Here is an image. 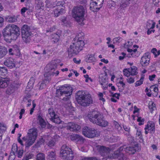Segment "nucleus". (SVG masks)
<instances>
[{
	"mask_svg": "<svg viewBox=\"0 0 160 160\" xmlns=\"http://www.w3.org/2000/svg\"><path fill=\"white\" fill-rule=\"evenodd\" d=\"M85 9L82 6L74 7L72 12V15L73 18L79 24H83Z\"/></svg>",
	"mask_w": 160,
	"mask_h": 160,
	"instance_id": "nucleus-6",
	"label": "nucleus"
},
{
	"mask_svg": "<svg viewBox=\"0 0 160 160\" xmlns=\"http://www.w3.org/2000/svg\"><path fill=\"white\" fill-rule=\"evenodd\" d=\"M4 24V19L3 18L0 16V27H2Z\"/></svg>",
	"mask_w": 160,
	"mask_h": 160,
	"instance_id": "nucleus-54",
	"label": "nucleus"
},
{
	"mask_svg": "<svg viewBox=\"0 0 160 160\" xmlns=\"http://www.w3.org/2000/svg\"><path fill=\"white\" fill-rule=\"evenodd\" d=\"M81 160H98L96 157H83Z\"/></svg>",
	"mask_w": 160,
	"mask_h": 160,
	"instance_id": "nucleus-48",
	"label": "nucleus"
},
{
	"mask_svg": "<svg viewBox=\"0 0 160 160\" xmlns=\"http://www.w3.org/2000/svg\"><path fill=\"white\" fill-rule=\"evenodd\" d=\"M38 119L39 124L42 128H44L46 125V122L42 117L39 115L38 116Z\"/></svg>",
	"mask_w": 160,
	"mask_h": 160,
	"instance_id": "nucleus-29",
	"label": "nucleus"
},
{
	"mask_svg": "<svg viewBox=\"0 0 160 160\" xmlns=\"http://www.w3.org/2000/svg\"><path fill=\"white\" fill-rule=\"evenodd\" d=\"M14 91V88L13 85H10L7 89L6 93L7 94L10 95L13 93Z\"/></svg>",
	"mask_w": 160,
	"mask_h": 160,
	"instance_id": "nucleus-34",
	"label": "nucleus"
},
{
	"mask_svg": "<svg viewBox=\"0 0 160 160\" xmlns=\"http://www.w3.org/2000/svg\"><path fill=\"white\" fill-rule=\"evenodd\" d=\"M45 3H46V6L47 7H50L51 3L50 1L49 0H47L45 2Z\"/></svg>",
	"mask_w": 160,
	"mask_h": 160,
	"instance_id": "nucleus-60",
	"label": "nucleus"
},
{
	"mask_svg": "<svg viewBox=\"0 0 160 160\" xmlns=\"http://www.w3.org/2000/svg\"><path fill=\"white\" fill-rule=\"evenodd\" d=\"M127 80L128 82L130 84L134 82V78L131 77H130L128 79H127Z\"/></svg>",
	"mask_w": 160,
	"mask_h": 160,
	"instance_id": "nucleus-55",
	"label": "nucleus"
},
{
	"mask_svg": "<svg viewBox=\"0 0 160 160\" xmlns=\"http://www.w3.org/2000/svg\"><path fill=\"white\" fill-rule=\"evenodd\" d=\"M21 34L23 41L26 43L29 42L32 34L29 27L27 25H24L21 28Z\"/></svg>",
	"mask_w": 160,
	"mask_h": 160,
	"instance_id": "nucleus-10",
	"label": "nucleus"
},
{
	"mask_svg": "<svg viewBox=\"0 0 160 160\" xmlns=\"http://www.w3.org/2000/svg\"><path fill=\"white\" fill-rule=\"evenodd\" d=\"M88 117L90 122L97 125L104 127L108 125V122L104 118L100 112L94 110L91 115L89 114Z\"/></svg>",
	"mask_w": 160,
	"mask_h": 160,
	"instance_id": "nucleus-2",
	"label": "nucleus"
},
{
	"mask_svg": "<svg viewBox=\"0 0 160 160\" xmlns=\"http://www.w3.org/2000/svg\"><path fill=\"white\" fill-rule=\"evenodd\" d=\"M4 64L10 68H12L15 67V61L12 58H7L4 61Z\"/></svg>",
	"mask_w": 160,
	"mask_h": 160,
	"instance_id": "nucleus-19",
	"label": "nucleus"
},
{
	"mask_svg": "<svg viewBox=\"0 0 160 160\" xmlns=\"http://www.w3.org/2000/svg\"><path fill=\"white\" fill-rule=\"evenodd\" d=\"M127 51L131 53V55L132 57H134L136 56V52L137 51V49H135L134 50H132L128 48L127 49Z\"/></svg>",
	"mask_w": 160,
	"mask_h": 160,
	"instance_id": "nucleus-41",
	"label": "nucleus"
},
{
	"mask_svg": "<svg viewBox=\"0 0 160 160\" xmlns=\"http://www.w3.org/2000/svg\"><path fill=\"white\" fill-rule=\"evenodd\" d=\"M4 37H8L11 39L16 40L20 34V28L16 25L9 24L3 29Z\"/></svg>",
	"mask_w": 160,
	"mask_h": 160,
	"instance_id": "nucleus-3",
	"label": "nucleus"
},
{
	"mask_svg": "<svg viewBox=\"0 0 160 160\" xmlns=\"http://www.w3.org/2000/svg\"><path fill=\"white\" fill-rule=\"evenodd\" d=\"M129 69L130 70V73L131 75H134L137 73V69L136 67L133 66L131 67V68H129Z\"/></svg>",
	"mask_w": 160,
	"mask_h": 160,
	"instance_id": "nucleus-37",
	"label": "nucleus"
},
{
	"mask_svg": "<svg viewBox=\"0 0 160 160\" xmlns=\"http://www.w3.org/2000/svg\"><path fill=\"white\" fill-rule=\"evenodd\" d=\"M123 127L124 129L128 132H129L130 131V128L129 127H127L126 126H123Z\"/></svg>",
	"mask_w": 160,
	"mask_h": 160,
	"instance_id": "nucleus-64",
	"label": "nucleus"
},
{
	"mask_svg": "<svg viewBox=\"0 0 160 160\" xmlns=\"http://www.w3.org/2000/svg\"><path fill=\"white\" fill-rule=\"evenodd\" d=\"M61 21H62V24L65 26H67L69 25V22L68 21L66 17H62L61 18Z\"/></svg>",
	"mask_w": 160,
	"mask_h": 160,
	"instance_id": "nucleus-40",
	"label": "nucleus"
},
{
	"mask_svg": "<svg viewBox=\"0 0 160 160\" xmlns=\"http://www.w3.org/2000/svg\"><path fill=\"white\" fill-rule=\"evenodd\" d=\"M137 121L138 122H139V125H141L143 124V122L144 121V120L143 118H142L141 117H138L137 119Z\"/></svg>",
	"mask_w": 160,
	"mask_h": 160,
	"instance_id": "nucleus-51",
	"label": "nucleus"
},
{
	"mask_svg": "<svg viewBox=\"0 0 160 160\" xmlns=\"http://www.w3.org/2000/svg\"><path fill=\"white\" fill-rule=\"evenodd\" d=\"M151 89H153V91L155 92H156L157 93H158V88L157 87L155 86V85H153L151 86L150 88Z\"/></svg>",
	"mask_w": 160,
	"mask_h": 160,
	"instance_id": "nucleus-52",
	"label": "nucleus"
},
{
	"mask_svg": "<svg viewBox=\"0 0 160 160\" xmlns=\"http://www.w3.org/2000/svg\"><path fill=\"white\" fill-rule=\"evenodd\" d=\"M149 52H147L142 57L140 60V63L142 66L145 67L149 64L150 60L149 58Z\"/></svg>",
	"mask_w": 160,
	"mask_h": 160,
	"instance_id": "nucleus-15",
	"label": "nucleus"
},
{
	"mask_svg": "<svg viewBox=\"0 0 160 160\" xmlns=\"http://www.w3.org/2000/svg\"><path fill=\"white\" fill-rule=\"evenodd\" d=\"M49 67L50 71L44 74V76L45 78L42 81V82L40 84H38V85L39 86V89H42L45 87L46 86V83L47 82H49L51 80V77L50 76H57L59 74V72L58 71H55V69L57 68V64L55 62H53L50 64L48 65Z\"/></svg>",
	"mask_w": 160,
	"mask_h": 160,
	"instance_id": "nucleus-4",
	"label": "nucleus"
},
{
	"mask_svg": "<svg viewBox=\"0 0 160 160\" xmlns=\"http://www.w3.org/2000/svg\"><path fill=\"white\" fill-rule=\"evenodd\" d=\"M48 158L51 160H54L56 158V154L54 152H48Z\"/></svg>",
	"mask_w": 160,
	"mask_h": 160,
	"instance_id": "nucleus-36",
	"label": "nucleus"
},
{
	"mask_svg": "<svg viewBox=\"0 0 160 160\" xmlns=\"http://www.w3.org/2000/svg\"><path fill=\"white\" fill-rule=\"evenodd\" d=\"M123 148L121 147L119 150L114 152V156L117 158L119 160H127L128 159L127 157L120 152V151L123 150Z\"/></svg>",
	"mask_w": 160,
	"mask_h": 160,
	"instance_id": "nucleus-16",
	"label": "nucleus"
},
{
	"mask_svg": "<svg viewBox=\"0 0 160 160\" xmlns=\"http://www.w3.org/2000/svg\"><path fill=\"white\" fill-rule=\"evenodd\" d=\"M120 95L119 93H115L112 95V97L113 98L115 97L117 98V99H119V97Z\"/></svg>",
	"mask_w": 160,
	"mask_h": 160,
	"instance_id": "nucleus-61",
	"label": "nucleus"
},
{
	"mask_svg": "<svg viewBox=\"0 0 160 160\" xmlns=\"http://www.w3.org/2000/svg\"><path fill=\"white\" fill-rule=\"evenodd\" d=\"M58 136H55L53 138L50 137H48V139L46 140V144L50 147H52L54 146L56 142L58 140Z\"/></svg>",
	"mask_w": 160,
	"mask_h": 160,
	"instance_id": "nucleus-17",
	"label": "nucleus"
},
{
	"mask_svg": "<svg viewBox=\"0 0 160 160\" xmlns=\"http://www.w3.org/2000/svg\"><path fill=\"white\" fill-rule=\"evenodd\" d=\"M6 125L3 123H0V133H2L4 132L7 130Z\"/></svg>",
	"mask_w": 160,
	"mask_h": 160,
	"instance_id": "nucleus-32",
	"label": "nucleus"
},
{
	"mask_svg": "<svg viewBox=\"0 0 160 160\" xmlns=\"http://www.w3.org/2000/svg\"><path fill=\"white\" fill-rule=\"evenodd\" d=\"M27 10V8L24 7L21 10V13L22 14H24L26 10Z\"/></svg>",
	"mask_w": 160,
	"mask_h": 160,
	"instance_id": "nucleus-63",
	"label": "nucleus"
},
{
	"mask_svg": "<svg viewBox=\"0 0 160 160\" xmlns=\"http://www.w3.org/2000/svg\"><path fill=\"white\" fill-rule=\"evenodd\" d=\"M36 157V160H45V155L43 153H38Z\"/></svg>",
	"mask_w": 160,
	"mask_h": 160,
	"instance_id": "nucleus-35",
	"label": "nucleus"
},
{
	"mask_svg": "<svg viewBox=\"0 0 160 160\" xmlns=\"http://www.w3.org/2000/svg\"><path fill=\"white\" fill-rule=\"evenodd\" d=\"M83 134L88 138H93L99 136L98 132L93 128L87 127H84L82 131Z\"/></svg>",
	"mask_w": 160,
	"mask_h": 160,
	"instance_id": "nucleus-11",
	"label": "nucleus"
},
{
	"mask_svg": "<svg viewBox=\"0 0 160 160\" xmlns=\"http://www.w3.org/2000/svg\"><path fill=\"white\" fill-rule=\"evenodd\" d=\"M144 79V77H142L140 79L137 81L135 83V87H138L142 84Z\"/></svg>",
	"mask_w": 160,
	"mask_h": 160,
	"instance_id": "nucleus-45",
	"label": "nucleus"
},
{
	"mask_svg": "<svg viewBox=\"0 0 160 160\" xmlns=\"http://www.w3.org/2000/svg\"><path fill=\"white\" fill-rule=\"evenodd\" d=\"M97 148L98 152L102 156L108 155L111 150L109 148L103 146H98Z\"/></svg>",
	"mask_w": 160,
	"mask_h": 160,
	"instance_id": "nucleus-14",
	"label": "nucleus"
},
{
	"mask_svg": "<svg viewBox=\"0 0 160 160\" xmlns=\"http://www.w3.org/2000/svg\"><path fill=\"white\" fill-rule=\"evenodd\" d=\"M9 83V81L8 79H0V88H6Z\"/></svg>",
	"mask_w": 160,
	"mask_h": 160,
	"instance_id": "nucleus-24",
	"label": "nucleus"
},
{
	"mask_svg": "<svg viewBox=\"0 0 160 160\" xmlns=\"http://www.w3.org/2000/svg\"><path fill=\"white\" fill-rule=\"evenodd\" d=\"M7 74V69L5 67H0V77L2 79H6L5 77Z\"/></svg>",
	"mask_w": 160,
	"mask_h": 160,
	"instance_id": "nucleus-25",
	"label": "nucleus"
},
{
	"mask_svg": "<svg viewBox=\"0 0 160 160\" xmlns=\"http://www.w3.org/2000/svg\"><path fill=\"white\" fill-rule=\"evenodd\" d=\"M30 97V95H27L23 98V102H28V103H30L31 101V100L29 99Z\"/></svg>",
	"mask_w": 160,
	"mask_h": 160,
	"instance_id": "nucleus-50",
	"label": "nucleus"
},
{
	"mask_svg": "<svg viewBox=\"0 0 160 160\" xmlns=\"http://www.w3.org/2000/svg\"><path fill=\"white\" fill-rule=\"evenodd\" d=\"M78 148L81 151L83 152H87V150L85 149V148L84 146H81L78 147Z\"/></svg>",
	"mask_w": 160,
	"mask_h": 160,
	"instance_id": "nucleus-59",
	"label": "nucleus"
},
{
	"mask_svg": "<svg viewBox=\"0 0 160 160\" xmlns=\"http://www.w3.org/2000/svg\"><path fill=\"white\" fill-rule=\"evenodd\" d=\"M99 81L102 85H105L107 82V80L104 77H102L100 78Z\"/></svg>",
	"mask_w": 160,
	"mask_h": 160,
	"instance_id": "nucleus-46",
	"label": "nucleus"
},
{
	"mask_svg": "<svg viewBox=\"0 0 160 160\" xmlns=\"http://www.w3.org/2000/svg\"><path fill=\"white\" fill-rule=\"evenodd\" d=\"M7 20L8 22H13L17 21V18L15 16H9L7 18Z\"/></svg>",
	"mask_w": 160,
	"mask_h": 160,
	"instance_id": "nucleus-42",
	"label": "nucleus"
},
{
	"mask_svg": "<svg viewBox=\"0 0 160 160\" xmlns=\"http://www.w3.org/2000/svg\"><path fill=\"white\" fill-rule=\"evenodd\" d=\"M64 5V3L62 2H58L57 3L56 6V7H59L60 8H61V6L63 7Z\"/></svg>",
	"mask_w": 160,
	"mask_h": 160,
	"instance_id": "nucleus-57",
	"label": "nucleus"
},
{
	"mask_svg": "<svg viewBox=\"0 0 160 160\" xmlns=\"http://www.w3.org/2000/svg\"><path fill=\"white\" fill-rule=\"evenodd\" d=\"M67 129L71 131H78L80 129V127L78 124L72 122L68 123L66 127Z\"/></svg>",
	"mask_w": 160,
	"mask_h": 160,
	"instance_id": "nucleus-20",
	"label": "nucleus"
},
{
	"mask_svg": "<svg viewBox=\"0 0 160 160\" xmlns=\"http://www.w3.org/2000/svg\"><path fill=\"white\" fill-rule=\"evenodd\" d=\"M47 116L51 121L56 123L59 124L61 122V120L59 117L58 115L55 113L52 108H50L48 109Z\"/></svg>",
	"mask_w": 160,
	"mask_h": 160,
	"instance_id": "nucleus-12",
	"label": "nucleus"
},
{
	"mask_svg": "<svg viewBox=\"0 0 160 160\" xmlns=\"http://www.w3.org/2000/svg\"><path fill=\"white\" fill-rule=\"evenodd\" d=\"M34 156L33 154L29 153L26 154L23 157L22 160H29L32 158Z\"/></svg>",
	"mask_w": 160,
	"mask_h": 160,
	"instance_id": "nucleus-38",
	"label": "nucleus"
},
{
	"mask_svg": "<svg viewBox=\"0 0 160 160\" xmlns=\"http://www.w3.org/2000/svg\"><path fill=\"white\" fill-rule=\"evenodd\" d=\"M72 92V87L70 85L65 84L59 87V89L56 90V93L58 96H64L62 98L63 100L67 101L68 104V106H69L71 104L69 99Z\"/></svg>",
	"mask_w": 160,
	"mask_h": 160,
	"instance_id": "nucleus-1",
	"label": "nucleus"
},
{
	"mask_svg": "<svg viewBox=\"0 0 160 160\" xmlns=\"http://www.w3.org/2000/svg\"><path fill=\"white\" fill-rule=\"evenodd\" d=\"M122 38L120 37L115 38L113 39V43L118 44L122 40Z\"/></svg>",
	"mask_w": 160,
	"mask_h": 160,
	"instance_id": "nucleus-43",
	"label": "nucleus"
},
{
	"mask_svg": "<svg viewBox=\"0 0 160 160\" xmlns=\"http://www.w3.org/2000/svg\"><path fill=\"white\" fill-rule=\"evenodd\" d=\"M156 76L155 74H153L152 75H150L149 76V79L150 81H153L155 78Z\"/></svg>",
	"mask_w": 160,
	"mask_h": 160,
	"instance_id": "nucleus-58",
	"label": "nucleus"
},
{
	"mask_svg": "<svg viewBox=\"0 0 160 160\" xmlns=\"http://www.w3.org/2000/svg\"><path fill=\"white\" fill-rule=\"evenodd\" d=\"M151 52L155 56V57H156L160 54V50H159L157 51V49L156 48H153Z\"/></svg>",
	"mask_w": 160,
	"mask_h": 160,
	"instance_id": "nucleus-44",
	"label": "nucleus"
},
{
	"mask_svg": "<svg viewBox=\"0 0 160 160\" xmlns=\"http://www.w3.org/2000/svg\"><path fill=\"white\" fill-rule=\"evenodd\" d=\"M35 3L39 8L44 6V3L42 0H35Z\"/></svg>",
	"mask_w": 160,
	"mask_h": 160,
	"instance_id": "nucleus-39",
	"label": "nucleus"
},
{
	"mask_svg": "<svg viewBox=\"0 0 160 160\" xmlns=\"http://www.w3.org/2000/svg\"><path fill=\"white\" fill-rule=\"evenodd\" d=\"M72 140L75 141L77 142H79L80 143H83L84 139L80 135L78 134H74L71 137Z\"/></svg>",
	"mask_w": 160,
	"mask_h": 160,
	"instance_id": "nucleus-23",
	"label": "nucleus"
},
{
	"mask_svg": "<svg viewBox=\"0 0 160 160\" xmlns=\"http://www.w3.org/2000/svg\"><path fill=\"white\" fill-rule=\"evenodd\" d=\"M12 151L14 155L16 152L17 156L19 158H21L22 157L23 153V150L22 149H20L18 150L17 146L16 145L12 146Z\"/></svg>",
	"mask_w": 160,
	"mask_h": 160,
	"instance_id": "nucleus-21",
	"label": "nucleus"
},
{
	"mask_svg": "<svg viewBox=\"0 0 160 160\" xmlns=\"http://www.w3.org/2000/svg\"><path fill=\"white\" fill-rule=\"evenodd\" d=\"M118 87V90L120 92H122L124 89L125 84L122 81H119L117 84Z\"/></svg>",
	"mask_w": 160,
	"mask_h": 160,
	"instance_id": "nucleus-30",
	"label": "nucleus"
},
{
	"mask_svg": "<svg viewBox=\"0 0 160 160\" xmlns=\"http://www.w3.org/2000/svg\"><path fill=\"white\" fill-rule=\"evenodd\" d=\"M7 48L3 46H0V58H3L7 53Z\"/></svg>",
	"mask_w": 160,
	"mask_h": 160,
	"instance_id": "nucleus-27",
	"label": "nucleus"
},
{
	"mask_svg": "<svg viewBox=\"0 0 160 160\" xmlns=\"http://www.w3.org/2000/svg\"><path fill=\"white\" fill-rule=\"evenodd\" d=\"M129 4L130 3L129 2H127L124 0H122V1L120 5V8L121 9L124 10L128 6Z\"/></svg>",
	"mask_w": 160,
	"mask_h": 160,
	"instance_id": "nucleus-33",
	"label": "nucleus"
},
{
	"mask_svg": "<svg viewBox=\"0 0 160 160\" xmlns=\"http://www.w3.org/2000/svg\"><path fill=\"white\" fill-rule=\"evenodd\" d=\"M84 45V41L82 40H79L76 42H73L68 49L69 55L72 54H77L82 49Z\"/></svg>",
	"mask_w": 160,
	"mask_h": 160,
	"instance_id": "nucleus-8",
	"label": "nucleus"
},
{
	"mask_svg": "<svg viewBox=\"0 0 160 160\" xmlns=\"http://www.w3.org/2000/svg\"><path fill=\"white\" fill-rule=\"evenodd\" d=\"M121 54L123 56H120L119 57V59L120 60H122V59H124V58L125 57V56L126 55V53L123 52H122Z\"/></svg>",
	"mask_w": 160,
	"mask_h": 160,
	"instance_id": "nucleus-62",
	"label": "nucleus"
},
{
	"mask_svg": "<svg viewBox=\"0 0 160 160\" xmlns=\"http://www.w3.org/2000/svg\"><path fill=\"white\" fill-rule=\"evenodd\" d=\"M136 135L138 136H140L139 138H141V139H142V136L141 135V132L140 130H137Z\"/></svg>",
	"mask_w": 160,
	"mask_h": 160,
	"instance_id": "nucleus-56",
	"label": "nucleus"
},
{
	"mask_svg": "<svg viewBox=\"0 0 160 160\" xmlns=\"http://www.w3.org/2000/svg\"><path fill=\"white\" fill-rule=\"evenodd\" d=\"M15 50V48L14 47L12 48H9L8 50V52L11 55H13L14 54L13 52Z\"/></svg>",
	"mask_w": 160,
	"mask_h": 160,
	"instance_id": "nucleus-53",
	"label": "nucleus"
},
{
	"mask_svg": "<svg viewBox=\"0 0 160 160\" xmlns=\"http://www.w3.org/2000/svg\"><path fill=\"white\" fill-rule=\"evenodd\" d=\"M53 12L54 16L58 17L60 15L63 14L65 12V10L62 8L58 7H55L54 9L53 10Z\"/></svg>",
	"mask_w": 160,
	"mask_h": 160,
	"instance_id": "nucleus-22",
	"label": "nucleus"
},
{
	"mask_svg": "<svg viewBox=\"0 0 160 160\" xmlns=\"http://www.w3.org/2000/svg\"><path fill=\"white\" fill-rule=\"evenodd\" d=\"M124 148V151L129 154H134L136 152L135 149L133 147H126Z\"/></svg>",
	"mask_w": 160,
	"mask_h": 160,
	"instance_id": "nucleus-26",
	"label": "nucleus"
},
{
	"mask_svg": "<svg viewBox=\"0 0 160 160\" xmlns=\"http://www.w3.org/2000/svg\"><path fill=\"white\" fill-rule=\"evenodd\" d=\"M95 60L94 54L88 55L85 59L86 61L89 63L93 62L95 61Z\"/></svg>",
	"mask_w": 160,
	"mask_h": 160,
	"instance_id": "nucleus-28",
	"label": "nucleus"
},
{
	"mask_svg": "<svg viewBox=\"0 0 160 160\" xmlns=\"http://www.w3.org/2000/svg\"><path fill=\"white\" fill-rule=\"evenodd\" d=\"M37 136V130L35 128L30 129L27 136L24 137L23 140L25 141V146L28 148L34 143Z\"/></svg>",
	"mask_w": 160,
	"mask_h": 160,
	"instance_id": "nucleus-7",
	"label": "nucleus"
},
{
	"mask_svg": "<svg viewBox=\"0 0 160 160\" xmlns=\"http://www.w3.org/2000/svg\"><path fill=\"white\" fill-rule=\"evenodd\" d=\"M154 124L152 122H148L145 128V133L147 134L148 132L154 133L155 132Z\"/></svg>",
	"mask_w": 160,
	"mask_h": 160,
	"instance_id": "nucleus-18",
	"label": "nucleus"
},
{
	"mask_svg": "<svg viewBox=\"0 0 160 160\" xmlns=\"http://www.w3.org/2000/svg\"><path fill=\"white\" fill-rule=\"evenodd\" d=\"M60 155L64 160H72L74 158L72 151L66 145H63L62 147Z\"/></svg>",
	"mask_w": 160,
	"mask_h": 160,
	"instance_id": "nucleus-9",
	"label": "nucleus"
},
{
	"mask_svg": "<svg viewBox=\"0 0 160 160\" xmlns=\"http://www.w3.org/2000/svg\"><path fill=\"white\" fill-rule=\"evenodd\" d=\"M123 72L124 75L127 77H128L131 75L130 70H129V68L128 69H124L123 70Z\"/></svg>",
	"mask_w": 160,
	"mask_h": 160,
	"instance_id": "nucleus-47",
	"label": "nucleus"
},
{
	"mask_svg": "<svg viewBox=\"0 0 160 160\" xmlns=\"http://www.w3.org/2000/svg\"><path fill=\"white\" fill-rule=\"evenodd\" d=\"M76 99L79 104L84 107L89 106L92 101L90 94L81 91L77 92Z\"/></svg>",
	"mask_w": 160,
	"mask_h": 160,
	"instance_id": "nucleus-5",
	"label": "nucleus"
},
{
	"mask_svg": "<svg viewBox=\"0 0 160 160\" xmlns=\"http://www.w3.org/2000/svg\"><path fill=\"white\" fill-rule=\"evenodd\" d=\"M104 0H91L90 8L93 12H97L102 7Z\"/></svg>",
	"mask_w": 160,
	"mask_h": 160,
	"instance_id": "nucleus-13",
	"label": "nucleus"
},
{
	"mask_svg": "<svg viewBox=\"0 0 160 160\" xmlns=\"http://www.w3.org/2000/svg\"><path fill=\"white\" fill-rule=\"evenodd\" d=\"M35 82V78L34 77H32L30 78L27 87V88H29L30 89L32 88L33 86L34 83Z\"/></svg>",
	"mask_w": 160,
	"mask_h": 160,
	"instance_id": "nucleus-31",
	"label": "nucleus"
},
{
	"mask_svg": "<svg viewBox=\"0 0 160 160\" xmlns=\"http://www.w3.org/2000/svg\"><path fill=\"white\" fill-rule=\"evenodd\" d=\"M155 106V104L153 102H152L151 105L149 104L148 106V108L150 110L151 112H152L153 110L156 109V107Z\"/></svg>",
	"mask_w": 160,
	"mask_h": 160,
	"instance_id": "nucleus-49",
	"label": "nucleus"
}]
</instances>
